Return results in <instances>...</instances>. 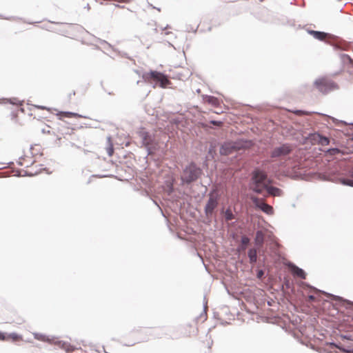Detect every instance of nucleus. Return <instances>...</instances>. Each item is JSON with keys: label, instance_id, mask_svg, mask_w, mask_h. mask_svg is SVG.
<instances>
[{"label": "nucleus", "instance_id": "nucleus-1", "mask_svg": "<svg viewBox=\"0 0 353 353\" xmlns=\"http://www.w3.org/2000/svg\"><path fill=\"white\" fill-rule=\"evenodd\" d=\"M268 183H270V181L264 172L260 170L253 172L250 183V188L252 191L258 194H263Z\"/></svg>", "mask_w": 353, "mask_h": 353}, {"label": "nucleus", "instance_id": "nucleus-2", "mask_svg": "<svg viewBox=\"0 0 353 353\" xmlns=\"http://www.w3.org/2000/svg\"><path fill=\"white\" fill-rule=\"evenodd\" d=\"M143 80L147 83L156 82L159 83V86L165 88L171 84V81L166 75L157 71H150L143 74Z\"/></svg>", "mask_w": 353, "mask_h": 353}, {"label": "nucleus", "instance_id": "nucleus-3", "mask_svg": "<svg viewBox=\"0 0 353 353\" xmlns=\"http://www.w3.org/2000/svg\"><path fill=\"white\" fill-rule=\"evenodd\" d=\"M314 85L323 94H327L329 92L339 88L337 83L327 77L316 79L314 83Z\"/></svg>", "mask_w": 353, "mask_h": 353}, {"label": "nucleus", "instance_id": "nucleus-4", "mask_svg": "<svg viewBox=\"0 0 353 353\" xmlns=\"http://www.w3.org/2000/svg\"><path fill=\"white\" fill-rule=\"evenodd\" d=\"M251 199L256 208L260 209L261 211L268 215H272L274 214L273 208L265 203L263 199H259L256 196H252Z\"/></svg>", "mask_w": 353, "mask_h": 353}, {"label": "nucleus", "instance_id": "nucleus-5", "mask_svg": "<svg viewBox=\"0 0 353 353\" xmlns=\"http://www.w3.org/2000/svg\"><path fill=\"white\" fill-rule=\"evenodd\" d=\"M217 205V199L216 196L214 194H211L208 202L205 206V213L207 216L212 214L214 209L216 208Z\"/></svg>", "mask_w": 353, "mask_h": 353}, {"label": "nucleus", "instance_id": "nucleus-6", "mask_svg": "<svg viewBox=\"0 0 353 353\" xmlns=\"http://www.w3.org/2000/svg\"><path fill=\"white\" fill-rule=\"evenodd\" d=\"M265 191L268 193V195L274 196H280L282 195V190L278 188L270 185V183H268L267 188L265 189Z\"/></svg>", "mask_w": 353, "mask_h": 353}, {"label": "nucleus", "instance_id": "nucleus-7", "mask_svg": "<svg viewBox=\"0 0 353 353\" xmlns=\"http://www.w3.org/2000/svg\"><path fill=\"white\" fill-rule=\"evenodd\" d=\"M290 268L294 275L301 279H305V273L302 269L293 264L290 265Z\"/></svg>", "mask_w": 353, "mask_h": 353}, {"label": "nucleus", "instance_id": "nucleus-8", "mask_svg": "<svg viewBox=\"0 0 353 353\" xmlns=\"http://www.w3.org/2000/svg\"><path fill=\"white\" fill-rule=\"evenodd\" d=\"M239 147L235 143H225L223 145L222 149L225 153H232L236 151Z\"/></svg>", "mask_w": 353, "mask_h": 353}, {"label": "nucleus", "instance_id": "nucleus-9", "mask_svg": "<svg viewBox=\"0 0 353 353\" xmlns=\"http://www.w3.org/2000/svg\"><path fill=\"white\" fill-rule=\"evenodd\" d=\"M292 152V146L288 144H285L277 148L276 154H288Z\"/></svg>", "mask_w": 353, "mask_h": 353}, {"label": "nucleus", "instance_id": "nucleus-10", "mask_svg": "<svg viewBox=\"0 0 353 353\" xmlns=\"http://www.w3.org/2000/svg\"><path fill=\"white\" fill-rule=\"evenodd\" d=\"M309 33L312 35L315 39L324 41L327 37V34L323 32L315 31V30H310Z\"/></svg>", "mask_w": 353, "mask_h": 353}, {"label": "nucleus", "instance_id": "nucleus-11", "mask_svg": "<svg viewBox=\"0 0 353 353\" xmlns=\"http://www.w3.org/2000/svg\"><path fill=\"white\" fill-rule=\"evenodd\" d=\"M12 340L13 341H18L21 339V336L17 335V334H10L8 336H5L3 333L0 332V340Z\"/></svg>", "mask_w": 353, "mask_h": 353}, {"label": "nucleus", "instance_id": "nucleus-12", "mask_svg": "<svg viewBox=\"0 0 353 353\" xmlns=\"http://www.w3.org/2000/svg\"><path fill=\"white\" fill-rule=\"evenodd\" d=\"M203 101L205 102H207V103L211 104L212 105H213L214 107L219 106V99L214 97H212V96L203 97Z\"/></svg>", "mask_w": 353, "mask_h": 353}, {"label": "nucleus", "instance_id": "nucleus-13", "mask_svg": "<svg viewBox=\"0 0 353 353\" xmlns=\"http://www.w3.org/2000/svg\"><path fill=\"white\" fill-rule=\"evenodd\" d=\"M314 139L323 146L327 145L330 143V139L327 137H323L320 134L315 135Z\"/></svg>", "mask_w": 353, "mask_h": 353}, {"label": "nucleus", "instance_id": "nucleus-14", "mask_svg": "<svg viewBox=\"0 0 353 353\" xmlns=\"http://www.w3.org/2000/svg\"><path fill=\"white\" fill-rule=\"evenodd\" d=\"M248 257L251 263H256L257 260V252L254 248H252L248 251Z\"/></svg>", "mask_w": 353, "mask_h": 353}, {"label": "nucleus", "instance_id": "nucleus-15", "mask_svg": "<svg viewBox=\"0 0 353 353\" xmlns=\"http://www.w3.org/2000/svg\"><path fill=\"white\" fill-rule=\"evenodd\" d=\"M264 241V234L262 231H257L255 237V243L256 245H261Z\"/></svg>", "mask_w": 353, "mask_h": 353}, {"label": "nucleus", "instance_id": "nucleus-16", "mask_svg": "<svg viewBox=\"0 0 353 353\" xmlns=\"http://www.w3.org/2000/svg\"><path fill=\"white\" fill-rule=\"evenodd\" d=\"M30 152L32 154H43L41 145L39 144H35L34 145L31 146Z\"/></svg>", "mask_w": 353, "mask_h": 353}, {"label": "nucleus", "instance_id": "nucleus-17", "mask_svg": "<svg viewBox=\"0 0 353 353\" xmlns=\"http://www.w3.org/2000/svg\"><path fill=\"white\" fill-rule=\"evenodd\" d=\"M189 169H186L184 172V174L182 176L183 180L185 181L186 182H190L195 179V175L191 174L188 176H187V174L189 172Z\"/></svg>", "mask_w": 353, "mask_h": 353}, {"label": "nucleus", "instance_id": "nucleus-18", "mask_svg": "<svg viewBox=\"0 0 353 353\" xmlns=\"http://www.w3.org/2000/svg\"><path fill=\"white\" fill-rule=\"evenodd\" d=\"M224 217L226 221H230L234 219V215L230 209L225 211Z\"/></svg>", "mask_w": 353, "mask_h": 353}, {"label": "nucleus", "instance_id": "nucleus-19", "mask_svg": "<svg viewBox=\"0 0 353 353\" xmlns=\"http://www.w3.org/2000/svg\"><path fill=\"white\" fill-rule=\"evenodd\" d=\"M335 346L339 348V350H342L343 352H346V353H350V352H353V348L350 346H348V347H343L340 345H335Z\"/></svg>", "mask_w": 353, "mask_h": 353}, {"label": "nucleus", "instance_id": "nucleus-20", "mask_svg": "<svg viewBox=\"0 0 353 353\" xmlns=\"http://www.w3.org/2000/svg\"><path fill=\"white\" fill-rule=\"evenodd\" d=\"M108 141L109 145L108 148H107V152L108 154H112V153L114 152V148L110 137L108 139Z\"/></svg>", "mask_w": 353, "mask_h": 353}, {"label": "nucleus", "instance_id": "nucleus-21", "mask_svg": "<svg viewBox=\"0 0 353 353\" xmlns=\"http://www.w3.org/2000/svg\"><path fill=\"white\" fill-rule=\"evenodd\" d=\"M340 182L343 185L353 187V180L341 179Z\"/></svg>", "mask_w": 353, "mask_h": 353}, {"label": "nucleus", "instance_id": "nucleus-22", "mask_svg": "<svg viewBox=\"0 0 353 353\" xmlns=\"http://www.w3.org/2000/svg\"><path fill=\"white\" fill-rule=\"evenodd\" d=\"M342 61L345 62H349L350 63H353V60L351 59V57L347 54H343L341 56Z\"/></svg>", "mask_w": 353, "mask_h": 353}, {"label": "nucleus", "instance_id": "nucleus-23", "mask_svg": "<svg viewBox=\"0 0 353 353\" xmlns=\"http://www.w3.org/2000/svg\"><path fill=\"white\" fill-rule=\"evenodd\" d=\"M206 309H207V304H204L203 305V313L200 314L199 318L201 320H205L206 319Z\"/></svg>", "mask_w": 353, "mask_h": 353}, {"label": "nucleus", "instance_id": "nucleus-24", "mask_svg": "<svg viewBox=\"0 0 353 353\" xmlns=\"http://www.w3.org/2000/svg\"><path fill=\"white\" fill-rule=\"evenodd\" d=\"M203 343L206 345L208 349H210L213 343V341L211 337H209V339H208L205 342H203Z\"/></svg>", "mask_w": 353, "mask_h": 353}, {"label": "nucleus", "instance_id": "nucleus-25", "mask_svg": "<svg viewBox=\"0 0 353 353\" xmlns=\"http://www.w3.org/2000/svg\"><path fill=\"white\" fill-rule=\"evenodd\" d=\"M241 243L244 245H246L250 243V239L248 237H247L246 236H243L241 237Z\"/></svg>", "mask_w": 353, "mask_h": 353}, {"label": "nucleus", "instance_id": "nucleus-26", "mask_svg": "<svg viewBox=\"0 0 353 353\" xmlns=\"http://www.w3.org/2000/svg\"><path fill=\"white\" fill-rule=\"evenodd\" d=\"M61 114H64L67 117H72L77 116V114L72 113V112H62Z\"/></svg>", "mask_w": 353, "mask_h": 353}, {"label": "nucleus", "instance_id": "nucleus-27", "mask_svg": "<svg viewBox=\"0 0 353 353\" xmlns=\"http://www.w3.org/2000/svg\"><path fill=\"white\" fill-rule=\"evenodd\" d=\"M263 274H264V272L262 270H259L257 272V278L259 279H261Z\"/></svg>", "mask_w": 353, "mask_h": 353}, {"label": "nucleus", "instance_id": "nucleus-28", "mask_svg": "<svg viewBox=\"0 0 353 353\" xmlns=\"http://www.w3.org/2000/svg\"><path fill=\"white\" fill-rule=\"evenodd\" d=\"M211 123L213 125H217V126H221L223 124V123L221 121H211Z\"/></svg>", "mask_w": 353, "mask_h": 353}, {"label": "nucleus", "instance_id": "nucleus-29", "mask_svg": "<svg viewBox=\"0 0 353 353\" xmlns=\"http://www.w3.org/2000/svg\"><path fill=\"white\" fill-rule=\"evenodd\" d=\"M310 299H314V296H310Z\"/></svg>", "mask_w": 353, "mask_h": 353}, {"label": "nucleus", "instance_id": "nucleus-30", "mask_svg": "<svg viewBox=\"0 0 353 353\" xmlns=\"http://www.w3.org/2000/svg\"><path fill=\"white\" fill-rule=\"evenodd\" d=\"M35 337H36L37 339H39V338L38 337V335H37V334H35Z\"/></svg>", "mask_w": 353, "mask_h": 353}]
</instances>
